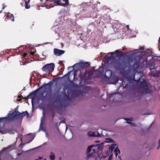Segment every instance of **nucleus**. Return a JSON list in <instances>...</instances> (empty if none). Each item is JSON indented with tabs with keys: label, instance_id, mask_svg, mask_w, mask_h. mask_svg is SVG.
I'll return each instance as SVG.
<instances>
[{
	"label": "nucleus",
	"instance_id": "35",
	"mask_svg": "<svg viewBox=\"0 0 160 160\" xmlns=\"http://www.w3.org/2000/svg\"><path fill=\"white\" fill-rule=\"evenodd\" d=\"M126 27H127V28L128 30H130V29L129 28V26L128 25H127Z\"/></svg>",
	"mask_w": 160,
	"mask_h": 160
},
{
	"label": "nucleus",
	"instance_id": "32",
	"mask_svg": "<svg viewBox=\"0 0 160 160\" xmlns=\"http://www.w3.org/2000/svg\"><path fill=\"white\" fill-rule=\"evenodd\" d=\"M123 88H128V84H126L125 86H123Z\"/></svg>",
	"mask_w": 160,
	"mask_h": 160
},
{
	"label": "nucleus",
	"instance_id": "6",
	"mask_svg": "<svg viewBox=\"0 0 160 160\" xmlns=\"http://www.w3.org/2000/svg\"><path fill=\"white\" fill-rule=\"evenodd\" d=\"M45 119V116L43 115V116L41 118V122L40 125L39 131L42 130L43 131H45V129L43 128V126L44 124V121Z\"/></svg>",
	"mask_w": 160,
	"mask_h": 160
},
{
	"label": "nucleus",
	"instance_id": "5",
	"mask_svg": "<svg viewBox=\"0 0 160 160\" xmlns=\"http://www.w3.org/2000/svg\"><path fill=\"white\" fill-rule=\"evenodd\" d=\"M88 135L89 136H92L95 137H99L101 136V135L98 132H89L88 133Z\"/></svg>",
	"mask_w": 160,
	"mask_h": 160
},
{
	"label": "nucleus",
	"instance_id": "54",
	"mask_svg": "<svg viewBox=\"0 0 160 160\" xmlns=\"http://www.w3.org/2000/svg\"><path fill=\"white\" fill-rule=\"evenodd\" d=\"M44 160H46V159H44Z\"/></svg>",
	"mask_w": 160,
	"mask_h": 160
},
{
	"label": "nucleus",
	"instance_id": "1",
	"mask_svg": "<svg viewBox=\"0 0 160 160\" xmlns=\"http://www.w3.org/2000/svg\"><path fill=\"white\" fill-rule=\"evenodd\" d=\"M89 66L88 62L81 61L79 63L75 64L72 67L75 70L77 71H80V73L81 74L83 72L85 73L86 71V68Z\"/></svg>",
	"mask_w": 160,
	"mask_h": 160
},
{
	"label": "nucleus",
	"instance_id": "41",
	"mask_svg": "<svg viewBox=\"0 0 160 160\" xmlns=\"http://www.w3.org/2000/svg\"><path fill=\"white\" fill-rule=\"evenodd\" d=\"M87 157L88 158H89L90 157V155L89 154V155H88V156H87Z\"/></svg>",
	"mask_w": 160,
	"mask_h": 160
},
{
	"label": "nucleus",
	"instance_id": "40",
	"mask_svg": "<svg viewBox=\"0 0 160 160\" xmlns=\"http://www.w3.org/2000/svg\"><path fill=\"white\" fill-rule=\"evenodd\" d=\"M39 158L40 159H42V157H39Z\"/></svg>",
	"mask_w": 160,
	"mask_h": 160
},
{
	"label": "nucleus",
	"instance_id": "21",
	"mask_svg": "<svg viewBox=\"0 0 160 160\" xmlns=\"http://www.w3.org/2000/svg\"><path fill=\"white\" fill-rule=\"evenodd\" d=\"M143 83L145 84V86H144L143 88L147 92L148 91L147 89H148V88L146 82L144 81Z\"/></svg>",
	"mask_w": 160,
	"mask_h": 160
},
{
	"label": "nucleus",
	"instance_id": "39",
	"mask_svg": "<svg viewBox=\"0 0 160 160\" xmlns=\"http://www.w3.org/2000/svg\"><path fill=\"white\" fill-rule=\"evenodd\" d=\"M48 94L47 93V94L45 96H44L45 98H47V97Z\"/></svg>",
	"mask_w": 160,
	"mask_h": 160
},
{
	"label": "nucleus",
	"instance_id": "11",
	"mask_svg": "<svg viewBox=\"0 0 160 160\" xmlns=\"http://www.w3.org/2000/svg\"><path fill=\"white\" fill-rule=\"evenodd\" d=\"M41 2L43 0H40ZM46 2L51 1L52 0H46ZM56 5H60V2L61 0H53Z\"/></svg>",
	"mask_w": 160,
	"mask_h": 160
},
{
	"label": "nucleus",
	"instance_id": "38",
	"mask_svg": "<svg viewBox=\"0 0 160 160\" xmlns=\"http://www.w3.org/2000/svg\"><path fill=\"white\" fill-rule=\"evenodd\" d=\"M22 144L23 145H25V143H23V144H22V143H21L19 145V146H20Z\"/></svg>",
	"mask_w": 160,
	"mask_h": 160
},
{
	"label": "nucleus",
	"instance_id": "27",
	"mask_svg": "<svg viewBox=\"0 0 160 160\" xmlns=\"http://www.w3.org/2000/svg\"><path fill=\"white\" fill-rule=\"evenodd\" d=\"M22 114H23V113H20L18 112H17V115L19 116L20 117H21V115Z\"/></svg>",
	"mask_w": 160,
	"mask_h": 160
},
{
	"label": "nucleus",
	"instance_id": "50",
	"mask_svg": "<svg viewBox=\"0 0 160 160\" xmlns=\"http://www.w3.org/2000/svg\"><path fill=\"white\" fill-rule=\"evenodd\" d=\"M33 138H34L33 137V138H32V140H33Z\"/></svg>",
	"mask_w": 160,
	"mask_h": 160
},
{
	"label": "nucleus",
	"instance_id": "4",
	"mask_svg": "<svg viewBox=\"0 0 160 160\" xmlns=\"http://www.w3.org/2000/svg\"><path fill=\"white\" fill-rule=\"evenodd\" d=\"M53 52L55 55L58 56L63 54L65 52V51L55 48L54 49Z\"/></svg>",
	"mask_w": 160,
	"mask_h": 160
},
{
	"label": "nucleus",
	"instance_id": "24",
	"mask_svg": "<svg viewBox=\"0 0 160 160\" xmlns=\"http://www.w3.org/2000/svg\"><path fill=\"white\" fill-rule=\"evenodd\" d=\"M106 142H111L113 141V140L111 138H108L106 139Z\"/></svg>",
	"mask_w": 160,
	"mask_h": 160
},
{
	"label": "nucleus",
	"instance_id": "20",
	"mask_svg": "<svg viewBox=\"0 0 160 160\" xmlns=\"http://www.w3.org/2000/svg\"><path fill=\"white\" fill-rule=\"evenodd\" d=\"M35 93V92H31L30 93V94L28 96V97H29L30 98L32 99V101L33 99V97L32 96H33Z\"/></svg>",
	"mask_w": 160,
	"mask_h": 160
},
{
	"label": "nucleus",
	"instance_id": "9",
	"mask_svg": "<svg viewBox=\"0 0 160 160\" xmlns=\"http://www.w3.org/2000/svg\"><path fill=\"white\" fill-rule=\"evenodd\" d=\"M121 51H120V50H117L115 51L114 52H111L110 53L111 54V55L110 56L111 57V56H112L115 53L116 54V56L118 57L119 56L120 53H121Z\"/></svg>",
	"mask_w": 160,
	"mask_h": 160
},
{
	"label": "nucleus",
	"instance_id": "7",
	"mask_svg": "<svg viewBox=\"0 0 160 160\" xmlns=\"http://www.w3.org/2000/svg\"><path fill=\"white\" fill-rule=\"evenodd\" d=\"M48 83H47L46 84H45L44 85H43L42 86L39 88L37 89L36 91H38L40 89L42 88L43 89V93L45 92H46V90L48 89V86L47 85H48Z\"/></svg>",
	"mask_w": 160,
	"mask_h": 160
},
{
	"label": "nucleus",
	"instance_id": "51",
	"mask_svg": "<svg viewBox=\"0 0 160 160\" xmlns=\"http://www.w3.org/2000/svg\"><path fill=\"white\" fill-rule=\"evenodd\" d=\"M35 160H38V159H36Z\"/></svg>",
	"mask_w": 160,
	"mask_h": 160
},
{
	"label": "nucleus",
	"instance_id": "23",
	"mask_svg": "<svg viewBox=\"0 0 160 160\" xmlns=\"http://www.w3.org/2000/svg\"><path fill=\"white\" fill-rule=\"evenodd\" d=\"M71 72H70L68 73L67 74L65 75L63 77V78H67L68 79H69V76L70 73Z\"/></svg>",
	"mask_w": 160,
	"mask_h": 160
},
{
	"label": "nucleus",
	"instance_id": "16",
	"mask_svg": "<svg viewBox=\"0 0 160 160\" xmlns=\"http://www.w3.org/2000/svg\"><path fill=\"white\" fill-rule=\"evenodd\" d=\"M114 152H115V156L117 157L118 155V153H120V152L118 148V147L114 149Z\"/></svg>",
	"mask_w": 160,
	"mask_h": 160
},
{
	"label": "nucleus",
	"instance_id": "25",
	"mask_svg": "<svg viewBox=\"0 0 160 160\" xmlns=\"http://www.w3.org/2000/svg\"><path fill=\"white\" fill-rule=\"evenodd\" d=\"M115 144H112L111 145L109 148L111 150H112L115 148Z\"/></svg>",
	"mask_w": 160,
	"mask_h": 160
},
{
	"label": "nucleus",
	"instance_id": "37",
	"mask_svg": "<svg viewBox=\"0 0 160 160\" xmlns=\"http://www.w3.org/2000/svg\"><path fill=\"white\" fill-rule=\"evenodd\" d=\"M115 94V93H113V94H112L111 95V97H110V98H112V97H113V95L114 94Z\"/></svg>",
	"mask_w": 160,
	"mask_h": 160
},
{
	"label": "nucleus",
	"instance_id": "13",
	"mask_svg": "<svg viewBox=\"0 0 160 160\" xmlns=\"http://www.w3.org/2000/svg\"><path fill=\"white\" fill-rule=\"evenodd\" d=\"M7 15L8 18L11 19L12 21H14V16L12 14L10 13H8Z\"/></svg>",
	"mask_w": 160,
	"mask_h": 160
},
{
	"label": "nucleus",
	"instance_id": "44",
	"mask_svg": "<svg viewBox=\"0 0 160 160\" xmlns=\"http://www.w3.org/2000/svg\"><path fill=\"white\" fill-rule=\"evenodd\" d=\"M93 151L94 152H95L96 151V150L95 149H93Z\"/></svg>",
	"mask_w": 160,
	"mask_h": 160
},
{
	"label": "nucleus",
	"instance_id": "47",
	"mask_svg": "<svg viewBox=\"0 0 160 160\" xmlns=\"http://www.w3.org/2000/svg\"><path fill=\"white\" fill-rule=\"evenodd\" d=\"M137 68L138 69V66H137Z\"/></svg>",
	"mask_w": 160,
	"mask_h": 160
},
{
	"label": "nucleus",
	"instance_id": "10",
	"mask_svg": "<svg viewBox=\"0 0 160 160\" xmlns=\"http://www.w3.org/2000/svg\"><path fill=\"white\" fill-rule=\"evenodd\" d=\"M6 148H5L1 150L0 152V160H3L2 158V157L4 155V154L6 153Z\"/></svg>",
	"mask_w": 160,
	"mask_h": 160
},
{
	"label": "nucleus",
	"instance_id": "26",
	"mask_svg": "<svg viewBox=\"0 0 160 160\" xmlns=\"http://www.w3.org/2000/svg\"><path fill=\"white\" fill-rule=\"evenodd\" d=\"M25 5L26 8L28 9L30 8V6L28 5V3L26 2H25Z\"/></svg>",
	"mask_w": 160,
	"mask_h": 160
},
{
	"label": "nucleus",
	"instance_id": "52",
	"mask_svg": "<svg viewBox=\"0 0 160 160\" xmlns=\"http://www.w3.org/2000/svg\"><path fill=\"white\" fill-rule=\"evenodd\" d=\"M134 66L135 65V63H134Z\"/></svg>",
	"mask_w": 160,
	"mask_h": 160
},
{
	"label": "nucleus",
	"instance_id": "42",
	"mask_svg": "<svg viewBox=\"0 0 160 160\" xmlns=\"http://www.w3.org/2000/svg\"><path fill=\"white\" fill-rule=\"evenodd\" d=\"M21 99H18V101H21Z\"/></svg>",
	"mask_w": 160,
	"mask_h": 160
},
{
	"label": "nucleus",
	"instance_id": "48",
	"mask_svg": "<svg viewBox=\"0 0 160 160\" xmlns=\"http://www.w3.org/2000/svg\"><path fill=\"white\" fill-rule=\"evenodd\" d=\"M47 43H47V42L45 43V44H47Z\"/></svg>",
	"mask_w": 160,
	"mask_h": 160
},
{
	"label": "nucleus",
	"instance_id": "22",
	"mask_svg": "<svg viewBox=\"0 0 160 160\" xmlns=\"http://www.w3.org/2000/svg\"><path fill=\"white\" fill-rule=\"evenodd\" d=\"M155 63H154V62L152 63L151 64L150 69H154V68L155 67Z\"/></svg>",
	"mask_w": 160,
	"mask_h": 160
},
{
	"label": "nucleus",
	"instance_id": "31",
	"mask_svg": "<svg viewBox=\"0 0 160 160\" xmlns=\"http://www.w3.org/2000/svg\"><path fill=\"white\" fill-rule=\"evenodd\" d=\"M124 82L122 81L120 85V86H119L118 87H122L123 85V83Z\"/></svg>",
	"mask_w": 160,
	"mask_h": 160
},
{
	"label": "nucleus",
	"instance_id": "3",
	"mask_svg": "<svg viewBox=\"0 0 160 160\" xmlns=\"http://www.w3.org/2000/svg\"><path fill=\"white\" fill-rule=\"evenodd\" d=\"M54 67V64L52 63L46 64L42 68V69L48 75L50 72L53 71Z\"/></svg>",
	"mask_w": 160,
	"mask_h": 160
},
{
	"label": "nucleus",
	"instance_id": "15",
	"mask_svg": "<svg viewBox=\"0 0 160 160\" xmlns=\"http://www.w3.org/2000/svg\"><path fill=\"white\" fill-rule=\"evenodd\" d=\"M22 113H23V114L22 115H21L20 118H22L23 117L25 116L27 118H28L29 117V114L28 112L27 111H26L25 112H22Z\"/></svg>",
	"mask_w": 160,
	"mask_h": 160
},
{
	"label": "nucleus",
	"instance_id": "33",
	"mask_svg": "<svg viewBox=\"0 0 160 160\" xmlns=\"http://www.w3.org/2000/svg\"><path fill=\"white\" fill-rule=\"evenodd\" d=\"M45 53L44 54V52H43L42 53V55L44 56V57H46V56L47 55V54L46 53Z\"/></svg>",
	"mask_w": 160,
	"mask_h": 160
},
{
	"label": "nucleus",
	"instance_id": "49",
	"mask_svg": "<svg viewBox=\"0 0 160 160\" xmlns=\"http://www.w3.org/2000/svg\"><path fill=\"white\" fill-rule=\"evenodd\" d=\"M20 97L19 96H18V98H19Z\"/></svg>",
	"mask_w": 160,
	"mask_h": 160
},
{
	"label": "nucleus",
	"instance_id": "18",
	"mask_svg": "<svg viewBox=\"0 0 160 160\" xmlns=\"http://www.w3.org/2000/svg\"><path fill=\"white\" fill-rule=\"evenodd\" d=\"M50 158L52 160H54L55 158L54 154L52 152H51V155H50Z\"/></svg>",
	"mask_w": 160,
	"mask_h": 160
},
{
	"label": "nucleus",
	"instance_id": "14",
	"mask_svg": "<svg viewBox=\"0 0 160 160\" xmlns=\"http://www.w3.org/2000/svg\"><path fill=\"white\" fill-rule=\"evenodd\" d=\"M68 0H61L60 5H64L68 3Z\"/></svg>",
	"mask_w": 160,
	"mask_h": 160
},
{
	"label": "nucleus",
	"instance_id": "53",
	"mask_svg": "<svg viewBox=\"0 0 160 160\" xmlns=\"http://www.w3.org/2000/svg\"><path fill=\"white\" fill-rule=\"evenodd\" d=\"M46 134H47V132L46 133Z\"/></svg>",
	"mask_w": 160,
	"mask_h": 160
},
{
	"label": "nucleus",
	"instance_id": "36",
	"mask_svg": "<svg viewBox=\"0 0 160 160\" xmlns=\"http://www.w3.org/2000/svg\"><path fill=\"white\" fill-rule=\"evenodd\" d=\"M34 53L35 52H31V54L32 55H33Z\"/></svg>",
	"mask_w": 160,
	"mask_h": 160
},
{
	"label": "nucleus",
	"instance_id": "34",
	"mask_svg": "<svg viewBox=\"0 0 160 160\" xmlns=\"http://www.w3.org/2000/svg\"><path fill=\"white\" fill-rule=\"evenodd\" d=\"M27 55V54L26 53H24L23 54V57H24V58H25V59H26V58H25V57Z\"/></svg>",
	"mask_w": 160,
	"mask_h": 160
},
{
	"label": "nucleus",
	"instance_id": "30",
	"mask_svg": "<svg viewBox=\"0 0 160 160\" xmlns=\"http://www.w3.org/2000/svg\"><path fill=\"white\" fill-rule=\"evenodd\" d=\"M160 146V139H159V141H158V147H157V149H158L159 148Z\"/></svg>",
	"mask_w": 160,
	"mask_h": 160
},
{
	"label": "nucleus",
	"instance_id": "12",
	"mask_svg": "<svg viewBox=\"0 0 160 160\" xmlns=\"http://www.w3.org/2000/svg\"><path fill=\"white\" fill-rule=\"evenodd\" d=\"M135 76H137L138 77V78L137 80H135V81H138L143 76V73L141 72H138L136 74Z\"/></svg>",
	"mask_w": 160,
	"mask_h": 160
},
{
	"label": "nucleus",
	"instance_id": "43",
	"mask_svg": "<svg viewBox=\"0 0 160 160\" xmlns=\"http://www.w3.org/2000/svg\"><path fill=\"white\" fill-rule=\"evenodd\" d=\"M159 44H160V37L159 38Z\"/></svg>",
	"mask_w": 160,
	"mask_h": 160
},
{
	"label": "nucleus",
	"instance_id": "17",
	"mask_svg": "<svg viewBox=\"0 0 160 160\" xmlns=\"http://www.w3.org/2000/svg\"><path fill=\"white\" fill-rule=\"evenodd\" d=\"M125 119L127 121L126 122L128 123L131 124V125L133 127H135L136 126V124L134 123H131L130 122H129V121H131V120H129L128 118H125Z\"/></svg>",
	"mask_w": 160,
	"mask_h": 160
},
{
	"label": "nucleus",
	"instance_id": "29",
	"mask_svg": "<svg viewBox=\"0 0 160 160\" xmlns=\"http://www.w3.org/2000/svg\"><path fill=\"white\" fill-rule=\"evenodd\" d=\"M102 149V146L101 145H99L98 146V149H99V150H101Z\"/></svg>",
	"mask_w": 160,
	"mask_h": 160
},
{
	"label": "nucleus",
	"instance_id": "19",
	"mask_svg": "<svg viewBox=\"0 0 160 160\" xmlns=\"http://www.w3.org/2000/svg\"><path fill=\"white\" fill-rule=\"evenodd\" d=\"M94 146V145H91L88 147V148L87 149V152L88 153L90 152L92 148Z\"/></svg>",
	"mask_w": 160,
	"mask_h": 160
},
{
	"label": "nucleus",
	"instance_id": "8",
	"mask_svg": "<svg viewBox=\"0 0 160 160\" xmlns=\"http://www.w3.org/2000/svg\"><path fill=\"white\" fill-rule=\"evenodd\" d=\"M111 71L110 70H107L105 73V76L107 78L110 77L112 76Z\"/></svg>",
	"mask_w": 160,
	"mask_h": 160
},
{
	"label": "nucleus",
	"instance_id": "46",
	"mask_svg": "<svg viewBox=\"0 0 160 160\" xmlns=\"http://www.w3.org/2000/svg\"><path fill=\"white\" fill-rule=\"evenodd\" d=\"M18 155H21V154H17Z\"/></svg>",
	"mask_w": 160,
	"mask_h": 160
},
{
	"label": "nucleus",
	"instance_id": "45",
	"mask_svg": "<svg viewBox=\"0 0 160 160\" xmlns=\"http://www.w3.org/2000/svg\"><path fill=\"white\" fill-rule=\"evenodd\" d=\"M5 7V6L3 7L2 8V10H3Z\"/></svg>",
	"mask_w": 160,
	"mask_h": 160
},
{
	"label": "nucleus",
	"instance_id": "2",
	"mask_svg": "<svg viewBox=\"0 0 160 160\" xmlns=\"http://www.w3.org/2000/svg\"><path fill=\"white\" fill-rule=\"evenodd\" d=\"M11 114H8L6 117L0 118V132L2 134L9 133L10 134H13L16 132V131L13 129H11L8 130H3V127L5 123V119H8L9 116L11 115Z\"/></svg>",
	"mask_w": 160,
	"mask_h": 160
},
{
	"label": "nucleus",
	"instance_id": "28",
	"mask_svg": "<svg viewBox=\"0 0 160 160\" xmlns=\"http://www.w3.org/2000/svg\"><path fill=\"white\" fill-rule=\"evenodd\" d=\"M141 50V51L142 52L144 51V48L143 47H141L140 48H139V49H136L135 50Z\"/></svg>",
	"mask_w": 160,
	"mask_h": 160
}]
</instances>
